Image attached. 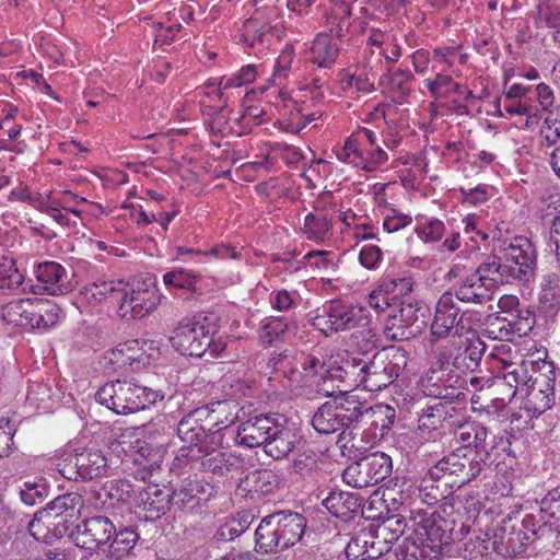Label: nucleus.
<instances>
[{
  "instance_id": "a211bd4d",
  "label": "nucleus",
  "mask_w": 560,
  "mask_h": 560,
  "mask_svg": "<svg viewBox=\"0 0 560 560\" xmlns=\"http://www.w3.org/2000/svg\"><path fill=\"white\" fill-rule=\"evenodd\" d=\"M534 327V318L528 311H516L506 316L490 319L487 334L492 339H508L526 336Z\"/></svg>"
},
{
  "instance_id": "6ab92c4d",
  "label": "nucleus",
  "mask_w": 560,
  "mask_h": 560,
  "mask_svg": "<svg viewBox=\"0 0 560 560\" xmlns=\"http://www.w3.org/2000/svg\"><path fill=\"white\" fill-rule=\"evenodd\" d=\"M38 288L49 295H62L72 290L68 270L56 261H45L37 266Z\"/></svg>"
},
{
  "instance_id": "09e8293b",
  "label": "nucleus",
  "mask_w": 560,
  "mask_h": 560,
  "mask_svg": "<svg viewBox=\"0 0 560 560\" xmlns=\"http://www.w3.org/2000/svg\"><path fill=\"white\" fill-rule=\"evenodd\" d=\"M456 436L465 447H475L476 450L488 453V431L482 424L474 422L460 425L456 432Z\"/></svg>"
},
{
  "instance_id": "052dcab7",
  "label": "nucleus",
  "mask_w": 560,
  "mask_h": 560,
  "mask_svg": "<svg viewBox=\"0 0 560 560\" xmlns=\"http://www.w3.org/2000/svg\"><path fill=\"white\" fill-rule=\"evenodd\" d=\"M23 275L19 271L13 259L0 257V289H15L23 283Z\"/></svg>"
},
{
  "instance_id": "20e7f679",
  "label": "nucleus",
  "mask_w": 560,
  "mask_h": 560,
  "mask_svg": "<svg viewBox=\"0 0 560 560\" xmlns=\"http://www.w3.org/2000/svg\"><path fill=\"white\" fill-rule=\"evenodd\" d=\"M362 418V402L355 396L334 399L323 404L312 418L313 428L320 434H331L339 430L338 443L347 447L354 438L351 427Z\"/></svg>"
},
{
  "instance_id": "aec40b11",
  "label": "nucleus",
  "mask_w": 560,
  "mask_h": 560,
  "mask_svg": "<svg viewBox=\"0 0 560 560\" xmlns=\"http://www.w3.org/2000/svg\"><path fill=\"white\" fill-rule=\"evenodd\" d=\"M511 517L503 520L493 534L492 549L503 557H515L525 551V546L530 541V536L522 529H515L509 525Z\"/></svg>"
},
{
  "instance_id": "a878e982",
  "label": "nucleus",
  "mask_w": 560,
  "mask_h": 560,
  "mask_svg": "<svg viewBox=\"0 0 560 560\" xmlns=\"http://www.w3.org/2000/svg\"><path fill=\"white\" fill-rule=\"evenodd\" d=\"M271 413L259 415L243 422L236 432V442L240 445L253 448L265 446L270 429Z\"/></svg>"
},
{
  "instance_id": "ea45409f",
  "label": "nucleus",
  "mask_w": 560,
  "mask_h": 560,
  "mask_svg": "<svg viewBox=\"0 0 560 560\" xmlns=\"http://www.w3.org/2000/svg\"><path fill=\"white\" fill-rule=\"evenodd\" d=\"M346 555L350 560H369L381 557L372 529H362L357 533L348 542Z\"/></svg>"
},
{
  "instance_id": "0eeeda50",
  "label": "nucleus",
  "mask_w": 560,
  "mask_h": 560,
  "mask_svg": "<svg viewBox=\"0 0 560 560\" xmlns=\"http://www.w3.org/2000/svg\"><path fill=\"white\" fill-rule=\"evenodd\" d=\"M57 467L60 475L68 480H86L106 476L108 462L101 450H74L65 453Z\"/></svg>"
},
{
  "instance_id": "423d86ee",
  "label": "nucleus",
  "mask_w": 560,
  "mask_h": 560,
  "mask_svg": "<svg viewBox=\"0 0 560 560\" xmlns=\"http://www.w3.org/2000/svg\"><path fill=\"white\" fill-rule=\"evenodd\" d=\"M535 376L527 373V381L521 387L524 409L533 416H539L550 409L555 402V366L542 361Z\"/></svg>"
},
{
  "instance_id": "37998d69",
  "label": "nucleus",
  "mask_w": 560,
  "mask_h": 560,
  "mask_svg": "<svg viewBox=\"0 0 560 560\" xmlns=\"http://www.w3.org/2000/svg\"><path fill=\"white\" fill-rule=\"evenodd\" d=\"M488 359L491 362V368L498 372L501 370L512 371L511 368L525 364L527 362L522 360V355L518 353L516 346H512L510 342L500 341L490 350Z\"/></svg>"
},
{
  "instance_id": "72a5a7b5",
  "label": "nucleus",
  "mask_w": 560,
  "mask_h": 560,
  "mask_svg": "<svg viewBox=\"0 0 560 560\" xmlns=\"http://www.w3.org/2000/svg\"><path fill=\"white\" fill-rule=\"evenodd\" d=\"M478 276H481L486 282H492V288L495 283H511L516 281L511 271V265L502 259V255L488 256L475 270Z\"/></svg>"
},
{
  "instance_id": "e433bc0d",
  "label": "nucleus",
  "mask_w": 560,
  "mask_h": 560,
  "mask_svg": "<svg viewBox=\"0 0 560 560\" xmlns=\"http://www.w3.org/2000/svg\"><path fill=\"white\" fill-rule=\"evenodd\" d=\"M323 505L337 518L349 521L355 513H358L360 509V501L353 493L334 491L323 500Z\"/></svg>"
},
{
  "instance_id": "603ef678",
  "label": "nucleus",
  "mask_w": 560,
  "mask_h": 560,
  "mask_svg": "<svg viewBox=\"0 0 560 560\" xmlns=\"http://www.w3.org/2000/svg\"><path fill=\"white\" fill-rule=\"evenodd\" d=\"M320 116L319 109L308 110L305 102H302L294 112H290L288 119L281 120V125L287 132L298 133Z\"/></svg>"
},
{
  "instance_id": "b1692460",
  "label": "nucleus",
  "mask_w": 560,
  "mask_h": 560,
  "mask_svg": "<svg viewBox=\"0 0 560 560\" xmlns=\"http://www.w3.org/2000/svg\"><path fill=\"white\" fill-rule=\"evenodd\" d=\"M82 497L75 492L57 497L46 509L42 510V516L55 524L73 523L81 515Z\"/></svg>"
},
{
  "instance_id": "bb28decb",
  "label": "nucleus",
  "mask_w": 560,
  "mask_h": 560,
  "mask_svg": "<svg viewBox=\"0 0 560 560\" xmlns=\"http://www.w3.org/2000/svg\"><path fill=\"white\" fill-rule=\"evenodd\" d=\"M377 74L362 66L352 65L339 73L341 89L350 94H369L374 91Z\"/></svg>"
},
{
  "instance_id": "ddd939ff",
  "label": "nucleus",
  "mask_w": 560,
  "mask_h": 560,
  "mask_svg": "<svg viewBox=\"0 0 560 560\" xmlns=\"http://www.w3.org/2000/svg\"><path fill=\"white\" fill-rule=\"evenodd\" d=\"M222 433H211L202 446V456L198 460L205 471L218 477L237 470L242 466V458L223 446Z\"/></svg>"
},
{
  "instance_id": "5fc2aeb1",
  "label": "nucleus",
  "mask_w": 560,
  "mask_h": 560,
  "mask_svg": "<svg viewBox=\"0 0 560 560\" xmlns=\"http://www.w3.org/2000/svg\"><path fill=\"white\" fill-rule=\"evenodd\" d=\"M295 52L292 45H285L275 61L270 82L273 86H281L292 73Z\"/></svg>"
},
{
  "instance_id": "2eb2a0df",
  "label": "nucleus",
  "mask_w": 560,
  "mask_h": 560,
  "mask_svg": "<svg viewBox=\"0 0 560 560\" xmlns=\"http://www.w3.org/2000/svg\"><path fill=\"white\" fill-rule=\"evenodd\" d=\"M459 307L451 292L443 293L436 302L434 316L430 326L433 340H440L458 334L459 325L467 314L459 317Z\"/></svg>"
},
{
  "instance_id": "13d9d810",
  "label": "nucleus",
  "mask_w": 560,
  "mask_h": 560,
  "mask_svg": "<svg viewBox=\"0 0 560 560\" xmlns=\"http://www.w3.org/2000/svg\"><path fill=\"white\" fill-rule=\"evenodd\" d=\"M71 200L75 202H86L85 198L72 194L71 191L68 190L63 191L61 197H56L51 192H49L38 201V209L42 212L49 213L48 207H51L57 209H63L67 212L80 215L82 211L78 208H72L70 206Z\"/></svg>"
},
{
  "instance_id": "c756f323",
  "label": "nucleus",
  "mask_w": 560,
  "mask_h": 560,
  "mask_svg": "<svg viewBox=\"0 0 560 560\" xmlns=\"http://www.w3.org/2000/svg\"><path fill=\"white\" fill-rule=\"evenodd\" d=\"M124 291V282L114 280H98L86 284L80 291L81 303L97 306L108 299H119Z\"/></svg>"
},
{
  "instance_id": "bf43d9fd",
  "label": "nucleus",
  "mask_w": 560,
  "mask_h": 560,
  "mask_svg": "<svg viewBox=\"0 0 560 560\" xmlns=\"http://www.w3.org/2000/svg\"><path fill=\"white\" fill-rule=\"evenodd\" d=\"M48 495L47 481L44 478L35 477L26 480L20 488V498L26 505L40 503Z\"/></svg>"
},
{
  "instance_id": "412c9836",
  "label": "nucleus",
  "mask_w": 560,
  "mask_h": 560,
  "mask_svg": "<svg viewBox=\"0 0 560 560\" xmlns=\"http://www.w3.org/2000/svg\"><path fill=\"white\" fill-rule=\"evenodd\" d=\"M450 405L444 401H436L422 410L418 419L416 436L420 443L435 441L442 434L443 422L451 417Z\"/></svg>"
},
{
  "instance_id": "c03bdc74",
  "label": "nucleus",
  "mask_w": 560,
  "mask_h": 560,
  "mask_svg": "<svg viewBox=\"0 0 560 560\" xmlns=\"http://www.w3.org/2000/svg\"><path fill=\"white\" fill-rule=\"evenodd\" d=\"M384 40L383 32L372 30L366 42V47L361 51L355 65L362 66L368 69V71H373V73L377 74L383 62L382 54Z\"/></svg>"
},
{
  "instance_id": "338daca9",
  "label": "nucleus",
  "mask_w": 560,
  "mask_h": 560,
  "mask_svg": "<svg viewBox=\"0 0 560 560\" xmlns=\"http://www.w3.org/2000/svg\"><path fill=\"white\" fill-rule=\"evenodd\" d=\"M255 490L268 494L272 492L281 482V476L272 469H258L252 474Z\"/></svg>"
},
{
  "instance_id": "8fccbe9b",
  "label": "nucleus",
  "mask_w": 560,
  "mask_h": 560,
  "mask_svg": "<svg viewBox=\"0 0 560 560\" xmlns=\"http://www.w3.org/2000/svg\"><path fill=\"white\" fill-rule=\"evenodd\" d=\"M540 520L544 525L560 533V488L549 491L540 501Z\"/></svg>"
},
{
  "instance_id": "f03ea898",
  "label": "nucleus",
  "mask_w": 560,
  "mask_h": 560,
  "mask_svg": "<svg viewBox=\"0 0 560 560\" xmlns=\"http://www.w3.org/2000/svg\"><path fill=\"white\" fill-rule=\"evenodd\" d=\"M411 534L406 540L411 545L406 546L409 555L416 559H436L447 547L453 537L448 529V522L435 512L428 509H416L409 517Z\"/></svg>"
},
{
  "instance_id": "0e129e2a",
  "label": "nucleus",
  "mask_w": 560,
  "mask_h": 560,
  "mask_svg": "<svg viewBox=\"0 0 560 560\" xmlns=\"http://www.w3.org/2000/svg\"><path fill=\"white\" fill-rule=\"evenodd\" d=\"M415 232L423 242L435 243L443 237L445 226L442 221L434 218H428L417 223Z\"/></svg>"
},
{
  "instance_id": "de8ad7c7",
  "label": "nucleus",
  "mask_w": 560,
  "mask_h": 560,
  "mask_svg": "<svg viewBox=\"0 0 560 560\" xmlns=\"http://www.w3.org/2000/svg\"><path fill=\"white\" fill-rule=\"evenodd\" d=\"M289 328L287 318L281 316L266 317L260 322L258 340L261 345L271 346L280 341Z\"/></svg>"
},
{
  "instance_id": "69168bd1",
  "label": "nucleus",
  "mask_w": 560,
  "mask_h": 560,
  "mask_svg": "<svg viewBox=\"0 0 560 560\" xmlns=\"http://www.w3.org/2000/svg\"><path fill=\"white\" fill-rule=\"evenodd\" d=\"M143 497H145V499L142 498L145 509L158 514L164 513L168 504L172 503V495L156 486H149Z\"/></svg>"
},
{
  "instance_id": "864d4df0",
  "label": "nucleus",
  "mask_w": 560,
  "mask_h": 560,
  "mask_svg": "<svg viewBox=\"0 0 560 560\" xmlns=\"http://www.w3.org/2000/svg\"><path fill=\"white\" fill-rule=\"evenodd\" d=\"M371 419V423L376 428H381V434L393 425L396 417L395 409L385 404H376L374 406H366L362 404V417Z\"/></svg>"
},
{
  "instance_id": "dca6fc26",
  "label": "nucleus",
  "mask_w": 560,
  "mask_h": 560,
  "mask_svg": "<svg viewBox=\"0 0 560 560\" xmlns=\"http://www.w3.org/2000/svg\"><path fill=\"white\" fill-rule=\"evenodd\" d=\"M115 532V525L108 517L93 516L77 525L71 535L78 547L95 551L106 546Z\"/></svg>"
},
{
  "instance_id": "39448f33",
  "label": "nucleus",
  "mask_w": 560,
  "mask_h": 560,
  "mask_svg": "<svg viewBox=\"0 0 560 560\" xmlns=\"http://www.w3.org/2000/svg\"><path fill=\"white\" fill-rule=\"evenodd\" d=\"M217 332L214 316L199 314L178 324L171 337V343L184 355L199 358L207 351L217 354L219 347L213 342Z\"/></svg>"
},
{
  "instance_id": "cd10ccee",
  "label": "nucleus",
  "mask_w": 560,
  "mask_h": 560,
  "mask_svg": "<svg viewBox=\"0 0 560 560\" xmlns=\"http://www.w3.org/2000/svg\"><path fill=\"white\" fill-rule=\"evenodd\" d=\"M206 409L203 420L210 427L212 433H221L223 429L229 428L237 418V405L234 400H220L210 405L200 407Z\"/></svg>"
},
{
  "instance_id": "9d476101",
  "label": "nucleus",
  "mask_w": 560,
  "mask_h": 560,
  "mask_svg": "<svg viewBox=\"0 0 560 560\" xmlns=\"http://www.w3.org/2000/svg\"><path fill=\"white\" fill-rule=\"evenodd\" d=\"M424 308L419 303H401L392 307L384 326L389 340H407L419 334L424 325Z\"/></svg>"
},
{
  "instance_id": "6e6d98bb",
  "label": "nucleus",
  "mask_w": 560,
  "mask_h": 560,
  "mask_svg": "<svg viewBox=\"0 0 560 560\" xmlns=\"http://www.w3.org/2000/svg\"><path fill=\"white\" fill-rule=\"evenodd\" d=\"M200 276L192 270L174 268L163 275V283L167 289H184L195 291Z\"/></svg>"
},
{
  "instance_id": "4be33fe9",
  "label": "nucleus",
  "mask_w": 560,
  "mask_h": 560,
  "mask_svg": "<svg viewBox=\"0 0 560 560\" xmlns=\"http://www.w3.org/2000/svg\"><path fill=\"white\" fill-rule=\"evenodd\" d=\"M527 368L525 364L517 365L512 371L503 372L501 375L493 377L491 385L494 394V400L499 401L502 407L510 404L516 394H521V387L526 385Z\"/></svg>"
},
{
  "instance_id": "e2e57ef3",
  "label": "nucleus",
  "mask_w": 560,
  "mask_h": 560,
  "mask_svg": "<svg viewBox=\"0 0 560 560\" xmlns=\"http://www.w3.org/2000/svg\"><path fill=\"white\" fill-rule=\"evenodd\" d=\"M365 467L366 465L363 463L362 458L352 463L343 470L342 480L347 485L358 489L372 486Z\"/></svg>"
},
{
  "instance_id": "f8f14e48",
  "label": "nucleus",
  "mask_w": 560,
  "mask_h": 560,
  "mask_svg": "<svg viewBox=\"0 0 560 560\" xmlns=\"http://www.w3.org/2000/svg\"><path fill=\"white\" fill-rule=\"evenodd\" d=\"M502 259L511 265L516 281H528L534 277L537 253L532 241L526 236H514L500 247Z\"/></svg>"
},
{
  "instance_id": "7c9ffc66",
  "label": "nucleus",
  "mask_w": 560,
  "mask_h": 560,
  "mask_svg": "<svg viewBox=\"0 0 560 560\" xmlns=\"http://www.w3.org/2000/svg\"><path fill=\"white\" fill-rule=\"evenodd\" d=\"M129 452L135 464L149 472L158 469L163 462L164 448L145 440L137 439L130 442Z\"/></svg>"
},
{
  "instance_id": "4468645a",
  "label": "nucleus",
  "mask_w": 560,
  "mask_h": 560,
  "mask_svg": "<svg viewBox=\"0 0 560 560\" xmlns=\"http://www.w3.org/2000/svg\"><path fill=\"white\" fill-rule=\"evenodd\" d=\"M268 431L264 450L275 459L287 457L301 440L294 423L280 413H271Z\"/></svg>"
},
{
  "instance_id": "3c124183",
  "label": "nucleus",
  "mask_w": 560,
  "mask_h": 560,
  "mask_svg": "<svg viewBox=\"0 0 560 560\" xmlns=\"http://www.w3.org/2000/svg\"><path fill=\"white\" fill-rule=\"evenodd\" d=\"M366 465L369 478L372 486L383 481L392 472V458L385 453H373L362 457Z\"/></svg>"
},
{
  "instance_id": "49530a36",
  "label": "nucleus",
  "mask_w": 560,
  "mask_h": 560,
  "mask_svg": "<svg viewBox=\"0 0 560 560\" xmlns=\"http://www.w3.org/2000/svg\"><path fill=\"white\" fill-rule=\"evenodd\" d=\"M33 299H19L2 306L1 317L8 325L30 329Z\"/></svg>"
},
{
  "instance_id": "473e14b6",
  "label": "nucleus",
  "mask_w": 560,
  "mask_h": 560,
  "mask_svg": "<svg viewBox=\"0 0 560 560\" xmlns=\"http://www.w3.org/2000/svg\"><path fill=\"white\" fill-rule=\"evenodd\" d=\"M332 221L319 213H307L300 226L304 238L315 244H325L332 236Z\"/></svg>"
},
{
  "instance_id": "680f3d73",
  "label": "nucleus",
  "mask_w": 560,
  "mask_h": 560,
  "mask_svg": "<svg viewBox=\"0 0 560 560\" xmlns=\"http://www.w3.org/2000/svg\"><path fill=\"white\" fill-rule=\"evenodd\" d=\"M19 109L12 103L0 101V129L3 130L10 139H15L22 130V126L14 124Z\"/></svg>"
},
{
  "instance_id": "6e6552de",
  "label": "nucleus",
  "mask_w": 560,
  "mask_h": 560,
  "mask_svg": "<svg viewBox=\"0 0 560 560\" xmlns=\"http://www.w3.org/2000/svg\"><path fill=\"white\" fill-rule=\"evenodd\" d=\"M119 300L118 314L121 318L129 320L143 318L152 313L161 301V294L153 279L148 278L131 288L124 283Z\"/></svg>"
},
{
  "instance_id": "a18cd8bd",
  "label": "nucleus",
  "mask_w": 560,
  "mask_h": 560,
  "mask_svg": "<svg viewBox=\"0 0 560 560\" xmlns=\"http://www.w3.org/2000/svg\"><path fill=\"white\" fill-rule=\"evenodd\" d=\"M539 304L549 313L556 312L560 306V273L547 271L541 276L539 283Z\"/></svg>"
},
{
  "instance_id": "393cba45",
  "label": "nucleus",
  "mask_w": 560,
  "mask_h": 560,
  "mask_svg": "<svg viewBox=\"0 0 560 560\" xmlns=\"http://www.w3.org/2000/svg\"><path fill=\"white\" fill-rule=\"evenodd\" d=\"M455 301L482 304L491 300L492 282H486L475 271L462 278L454 287Z\"/></svg>"
},
{
  "instance_id": "4d7b16f0",
  "label": "nucleus",
  "mask_w": 560,
  "mask_h": 560,
  "mask_svg": "<svg viewBox=\"0 0 560 560\" xmlns=\"http://www.w3.org/2000/svg\"><path fill=\"white\" fill-rule=\"evenodd\" d=\"M537 28H547L549 32L560 26V5L556 0H541L535 16Z\"/></svg>"
},
{
  "instance_id": "c9c22d12",
  "label": "nucleus",
  "mask_w": 560,
  "mask_h": 560,
  "mask_svg": "<svg viewBox=\"0 0 560 560\" xmlns=\"http://www.w3.org/2000/svg\"><path fill=\"white\" fill-rule=\"evenodd\" d=\"M326 26L332 36L343 37L351 26V2L331 0L330 8L326 12Z\"/></svg>"
},
{
  "instance_id": "5701e85b",
  "label": "nucleus",
  "mask_w": 560,
  "mask_h": 560,
  "mask_svg": "<svg viewBox=\"0 0 560 560\" xmlns=\"http://www.w3.org/2000/svg\"><path fill=\"white\" fill-rule=\"evenodd\" d=\"M480 464L478 462H469L465 456L457 453H450L431 467V476L440 477L441 479L446 476L460 477V482H467L475 479L480 472Z\"/></svg>"
},
{
  "instance_id": "9b49d317",
  "label": "nucleus",
  "mask_w": 560,
  "mask_h": 560,
  "mask_svg": "<svg viewBox=\"0 0 560 560\" xmlns=\"http://www.w3.org/2000/svg\"><path fill=\"white\" fill-rule=\"evenodd\" d=\"M363 318V307L334 301L312 318V325L325 336H331L358 327Z\"/></svg>"
},
{
  "instance_id": "4c0bfd02",
  "label": "nucleus",
  "mask_w": 560,
  "mask_h": 560,
  "mask_svg": "<svg viewBox=\"0 0 560 560\" xmlns=\"http://www.w3.org/2000/svg\"><path fill=\"white\" fill-rule=\"evenodd\" d=\"M376 210L382 218L383 230L387 233H396L411 225L412 217L402 212L394 205L388 203L384 197H376Z\"/></svg>"
},
{
  "instance_id": "79ce46f5",
  "label": "nucleus",
  "mask_w": 560,
  "mask_h": 560,
  "mask_svg": "<svg viewBox=\"0 0 560 560\" xmlns=\"http://www.w3.org/2000/svg\"><path fill=\"white\" fill-rule=\"evenodd\" d=\"M275 514L264 517L256 532L257 550L264 552H272L283 550Z\"/></svg>"
},
{
  "instance_id": "c85d7f7f",
  "label": "nucleus",
  "mask_w": 560,
  "mask_h": 560,
  "mask_svg": "<svg viewBox=\"0 0 560 560\" xmlns=\"http://www.w3.org/2000/svg\"><path fill=\"white\" fill-rule=\"evenodd\" d=\"M339 51V46L332 42L329 35L319 33L306 52V60L319 69H330L335 65Z\"/></svg>"
},
{
  "instance_id": "7ed1b4c3",
  "label": "nucleus",
  "mask_w": 560,
  "mask_h": 560,
  "mask_svg": "<svg viewBox=\"0 0 560 560\" xmlns=\"http://www.w3.org/2000/svg\"><path fill=\"white\" fill-rule=\"evenodd\" d=\"M163 398L164 395L160 390L136 382L119 380L104 384L95 394L98 404L117 415H129L144 410Z\"/></svg>"
},
{
  "instance_id": "a19ab883",
  "label": "nucleus",
  "mask_w": 560,
  "mask_h": 560,
  "mask_svg": "<svg viewBox=\"0 0 560 560\" xmlns=\"http://www.w3.org/2000/svg\"><path fill=\"white\" fill-rule=\"evenodd\" d=\"M129 341V352H130V361H131V371H140L154 361H156L160 357V345L154 340L148 339H133Z\"/></svg>"
},
{
  "instance_id": "f3484780",
  "label": "nucleus",
  "mask_w": 560,
  "mask_h": 560,
  "mask_svg": "<svg viewBox=\"0 0 560 560\" xmlns=\"http://www.w3.org/2000/svg\"><path fill=\"white\" fill-rule=\"evenodd\" d=\"M474 371L470 366L467 355L460 345L446 346L440 350L435 361L432 363L429 373L431 382H447L453 374L458 376L460 373Z\"/></svg>"
},
{
  "instance_id": "2f4dec72",
  "label": "nucleus",
  "mask_w": 560,
  "mask_h": 560,
  "mask_svg": "<svg viewBox=\"0 0 560 560\" xmlns=\"http://www.w3.org/2000/svg\"><path fill=\"white\" fill-rule=\"evenodd\" d=\"M60 307L52 301L33 298L30 329L46 331L60 319Z\"/></svg>"
},
{
  "instance_id": "f704fd0d",
  "label": "nucleus",
  "mask_w": 560,
  "mask_h": 560,
  "mask_svg": "<svg viewBox=\"0 0 560 560\" xmlns=\"http://www.w3.org/2000/svg\"><path fill=\"white\" fill-rule=\"evenodd\" d=\"M275 516L283 549L293 546L302 538L306 523L301 514L281 512L276 513Z\"/></svg>"
},
{
  "instance_id": "58836bf2",
  "label": "nucleus",
  "mask_w": 560,
  "mask_h": 560,
  "mask_svg": "<svg viewBox=\"0 0 560 560\" xmlns=\"http://www.w3.org/2000/svg\"><path fill=\"white\" fill-rule=\"evenodd\" d=\"M405 527L404 520L398 515H394L375 529H372V535L381 556L390 550L393 544L404 534Z\"/></svg>"
},
{
  "instance_id": "774afa93",
  "label": "nucleus",
  "mask_w": 560,
  "mask_h": 560,
  "mask_svg": "<svg viewBox=\"0 0 560 560\" xmlns=\"http://www.w3.org/2000/svg\"><path fill=\"white\" fill-rule=\"evenodd\" d=\"M492 547V541L487 535L470 537L464 545V558L468 560H481Z\"/></svg>"
},
{
  "instance_id": "1a4fd4ad",
  "label": "nucleus",
  "mask_w": 560,
  "mask_h": 560,
  "mask_svg": "<svg viewBox=\"0 0 560 560\" xmlns=\"http://www.w3.org/2000/svg\"><path fill=\"white\" fill-rule=\"evenodd\" d=\"M206 409H195L180 419L177 424V435L184 443L179 447L176 460L189 462L198 460L202 456V446L206 444L210 433L206 432V427L201 423Z\"/></svg>"
},
{
  "instance_id": "f257e3e1",
  "label": "nucleus",
  "mask_w": 560,
  "mask_h": 560,
  "mask_svg": "<svg viewBox=\"0 0 560 560\" xmlns=\"http://www.w3.org/2000/svg\"><path fill=\"white\" fill-rule=\"evenodd\" d=\"M407 353L404 349L393 348L385 354H375L369 362L351 358L343 362L341 371L357 386L369 392H377L394 382L407 366Z\"/></svg>"
}]
</instances>
